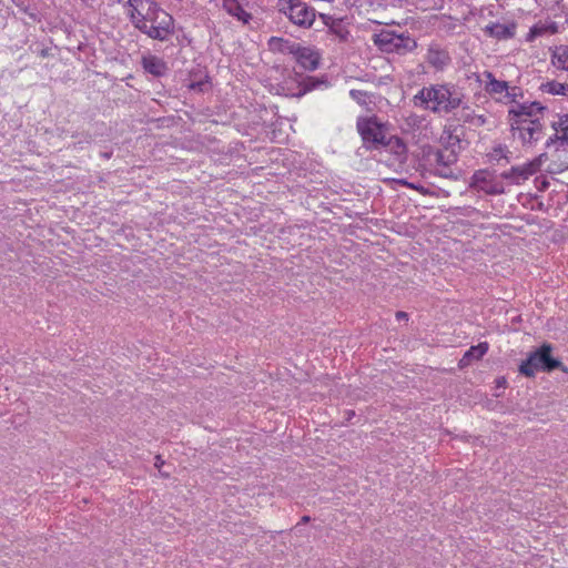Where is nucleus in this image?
<instances>
[{"mask_svg":"<svg viewBox=\"0 0 568 568\" xmlns=\"http://www.w3.org/2000/svg\"><path fill=\"white\" fill-rule=\"evenodd\" d=\"M356 126L364 144H372L376 148L386 143L385 124L379 122L376 116L359 118Z\"/></svg>","mask_w":568,"mask_h":568,"instance_id":"0eeeda50","label":"nucleus"},{"mask_svg":"<svg viewBox=\"0 0 568 568\" xmlns=\"http://www.w3.org/2000/svg\"><path fill=\"white\" fill-rule=\"evenodd\" d=\"M550 353V344H544L531 352L527 359L520 364V374L527 377H534L538 371L552 372L557 368H564L561 362L551 357Z\"/></svg>","mask_w":568,"mask_h":568,"instance_id":"39448f33","label":"nucleus"},{"mask_svg":"<svg viewBox=\"0 0 568 568\" xmlns=\"http://www.w3.org/2000/svg\"><path fill=\"white\" fill-rule=\"evenodd\" d=\"M133 26L149 38L166 41L174 34V19L155 0H128Z\"/></svg>","mask_w":568,"mask_h":568,"instance_id":"f03ea898","label":"nucleus"},{"mask_svg":"<svg viewBox=\"0 0 568 568\" xmlns=\"http://www.w3.org/2000/svg\"><path fill=\"white\" fill-rule=\"evenodd\" d=\"M92 136L89 133L82 134V139L79 141V143H91Z\"/></svg>","mask_w":568,"mask_h":568,"instance_id":"72a5a7b5","label":"nucleus"},{"mask_svg":"<svg viewBox=\"0 0 568 568\" xmlns=\"http://www.w3.org/2000/svg\"><path fill=\"white\" fill-rule=\"evenodd\" d=\"M555 145H559V146H568L567 145V136H565V134L562 136L559 135V133H557L555 131L554 134H551L545 142V148L546 149H551L552 146Z\"/></svg>","mask_w":568,"mask_h":568,"instance_id":"bb28decb","label":"nucleus"},{"mask_svg":"<svg viewBox=\"0 0 568 568\" xmlns=\"http://www.w3.org/2000/svg\"><path fill=\"white\" fill-rule=\"evenodd\" d=\"M504 383H506V379L503 378V382H499V385H503Z\"/></svg>","mask_w":568,"mask_h":568,"instance_id":"58836bf2","label":"nucleus"},{"mask_svg":"<svg viewBox=\"0 0 568 568\" xmlns=\"http://www.w3.org/2000/svg\"><path fill=\"white\" fill-rule=\"evenodd\" d=\"M424 121V118L420 116V115H417V114H414V113H410L407 118H406V123L409 125V126H417L419 128L422 125Z\"/></svg>","mask_w":568,"mask_h":568,"instance_id":"c756f323","label":"nucleus"},{"mask_svg":"<svg viewBox=\"0 0 568 568\" xmlns=\"http://www.w3.org/2000/svg\"><path fill=\"white\" fill-rule=\"evenodd\" d=\"M413 102L434 113H450L462 105L463 94L448 84H433L422 88L414 95Z\"/></svg>","mask_w":568,"mask_h":568,"instance_id":"7ed1b4c3","label":"nucleus"},{"mask_svg":"<svg viewBox=\"0 0 568 568\" xmlns=\"http://www.w3.org/2000/svg\"><path fill=\"white\" fill-rule=\"evenodd\" d=\"M384 146H389L390 150L397 155L405 154L407 151L406 144L398 136L387 138Z\"/></svg>","mask_w":568,"mask_h":568,"instance_id":"b1692460","label":"nucleus"},{"mask_svg":"<svg viewBox=\"0 0 568 568\" xmlns=\"http://www.w3.org/2000/svg\"><path fill=\"white\" fill-rule=\"evenodd\" d=\"M504 383H506V379L503 378V382H499V385H503Z\"/></svg>","mask_w":568,"mask_h":568,"instance_id":"ea45409f","label":"nucleus"},{"mask_svg":"<svg viewBox=\"0 0 568 568\" xmlns=\"http://www.w3.org/2000/svg\"><path fill=\"white\" fill-rule=\"evenodd\" d=\"M223 9L243 23H248L252 19V16L243 9L240 0H223Z\"/></svg>","mask_w":568,"mask_h":568,"instance_id":"ddd939ff","label":"nucleus"},{"mask_svg":"<svg viewBox=\"0 0 568 568\" xmlns=\"http://www.w3.org/2000/svg\"><path fill=\"white\" fill-rule=\"evenodd\" d=\"M484 31L491 38H496L498 40H507L515 36L516 23H490L485 27Z\"/></svg>","mask_w":568,"mask_h":568,"instance_id":"f8f14e48","label":"nucleus"},{"mask_svg":"<svg viewBox=\"0 0 568 568\" xmlns=\"http://www.w3.org/2000/svg\"><path fill=\"white\" fill-rule=\"evenodd\" d=\"M329 32L334 34L336 38L339 39V41H347L349 37V31L343 20L336 19L333 20L329 24Z\"/></svg>","mask_w":568,"mask_h":568,"instance_id":"412c9836","label":"nucleus"},{"mask_svg":"<svg viewBox=\"0 0 568 568\" xmlns=\"http://www.w3.org/2000/svg\"><path fill=\"white\" fill-rule=\"evenodd\" d=\"M484 75L487 79L485 90L489 94H500L507 92V90L509 89L508 83L506 81L495 79L491 72L485 71Z\"/></svg>","mask_w":568,"mask_h":568,"instance_id":"f3484780","label":"nucleus"},{"mask_svg":"<svg viewBox=\"0 0 568 568\" xmlns=\"http://www.w3.org/2000/svg\"><path fill=\"white\" fill-rule=\"evenodd\" d=\"M297 43L291 42L283 38L272 37L268 40V48L271 51L291 53L294 51Z\"/></svg>","mask_w":568,"mask_h":568,"instance_id":"6ab92c4d","label":"nucleus"},{"mask_svg":"<svg viewBox=\"0 0 568 568\" xmlns=\"http://www.w3.org/2000/svg\"><path fill=\"white\" fill-rule=\"evenodd\" d=\"M458 120L463 123H468L475 128L486 124V118L483 114H476L470 106H463L459 111Z\"/></svg>","mask_w":568,"mask_h":568,"instance_id":"2eb2a0df","label":"nucleus"},{"mask_svg":"<svg viewBox=\"0 0 568 568\" xmlns=\"http://www.w3.org/2000/svg\"><path fill=\"white\" fill-rule=\"evenodd\" d=\"M396 318L399 320V321L400 320H407L408 315H407V313L399 311V312L396 313Z\"/></svg>","mask_w":568,"mask_h":568,"instance_id":"f704fd0d","label":"nucleus"},{"mask_svg":"<svg viewBox=\"0 0 568 568\" xmlns=\"http://www.w3.org/2000/svg\"><path fill=\"white\" fill-rule=\"evenodd\" d=\"M277 6L298 27L310 28L315 21V10L303 0H278Z\"/></svg>","mask_w":568,"mask_h":568,"instance_id":"423d86ee","label":"nucleus"},{"mask_svg":"<svg viewBox=\"0 0 568 568\" xmlns=\"http://www.w3.org/2000/svg\"><path fill=\"white\" fill-rule=\"evenodd\" d=\"M457 161V155L453 151H438L436 153V164L452 166Z\"/></svg>","mask_w":568,"mask_h":568,"instance_id":"393cba45","label":"nucleus"},{"mask_svg":"<svg viewBox=\"0 0 568 568\" xmlns=\"http://www.w3.org/2000/svg\"><path fill=\"white\" fill-rule=\"evenodd\" d=\"M546 153H541L539 156L535 158L532 161L520 165L513 166L510 170L501 173V178L506 180H527L529 176L534 175L541 166L544 159H546Z\"/></svg>","mask_w":568,"mask_h":568,"instance_id":"1a4fd4ad","label":"nucleus"},{"mask_svg":"<svg viewBox=\"0 0 568 568\" xmlns=\"http://www.w3.org/2000/svg\"><path fill=\"white\" fill-rule=\"evenodd\" d=\"M202 85H204L203 83L199 82V83H193L191 84V88L192 89H199L200 91L202 90Z\"/></svg>","mask_w":568,"mask_h":568,"instance_id":"c9c22d12","label":"nucleus"},{"mask_svg":"<svg viewBox=\"0 0 568 568\" xmlns=\"http://www.w3.org/2000/svg\"><path fill=\"white\" fill-rule=\"evenodd\" d=\"M102 156L105 159H109L111 156V154L105 152V153H102Z\"/></svg>","mask_w":568,"mask_h":568,"instance_id":"4c0bfd02","label":"nucleus"},{"mask_svg":"<svg viewBox=\"0 0 568 568\" xmlns=\"http://www.w3.org/2000/svg\"><path fill=\"white\" fill-rule=\"evenodd\" d=\"M397 183H399V184H402V185H404V186H407V187H409V189H413V190H418V187H417L415 184L409 183V182H407V181H406V180H404V179H402V180H397Z\"/></svg>","mask_w":568,"mask_h":568,"instance_id":"473e14b6","label":"nucleus"},{"mask_svg":"<svg viewBox=\"0 0 568 568\" xmlns=\"http://www.w3.org/2000/svg\"><path fill=\"white\" fill-rule=\"evenodd\" d=\"M307 521H310V517H308V516H304V517L302 518V523H307Z\"/></svg>","mask_w":568,"mask_h":568,"instance_id":"e433bc0d","label":"nucleus"},{"mask_svg":"<svg viewBox=\"0 0 568 568\" xmlns=\"http://www.w3.org/2000/svg\"><path fill=\"white\" fill-rule=\"evenodd\" d=\"M116 2H123L124 0H115Z\"/></svg>","mask_w":568,"mask_h":568,"instance_id":"a19ab883","label":"nucleus"},{"mask_svg":"<svg viewBox=\"0 0 568 568\" xmlns=\"http://www.w3.org/2000/svg\"><path fill=\"white\" fill-rule=\"evenodd\" d=\"M555 33L556 27L554 24H546V23H537L534 27L530 28L528 39L532 40L537 37H540L545 33Z\"/></svg>","mask_w":568,"mask_h":568,"instance_id":"4be33fe9","label":"nucleus"},{"mask_svg":"<svg viewBox=\"0 0 568 568\" xmlns=\"http://www.w3.org/2000/svg\"><path fill=\"white\" fill-rule=\"evenodd\" d=\"M551 63L555 68L568 72V47H557L552 52Z\"/></svg>","mask_w":568,"mask_h":568,"instance_id":"a211bd4d","label":"nucleus"},{"mask_svg":"<svg viewBox=\"0 0 568 568\" xmlns=\"http://www.w3.org/2000/svg\"><path fill=\"white\" fill-rule=\"evenodd\" d=\"M436 174L445 179H456V175L450 166L436 165Z\"/></svg>","mask_w":568,"mask_h":568,"instance_id":"c85d7f7f","label":"nucleus"},{"mask_svg":"<svg viewBox=\"0 0 568 568\" xmlns=\"http://www.w3.org/2000/svg\"><path fill=\"white\" fill-rule=\"evenodd\" d=\"M551 128L554 131L559 133L560 136L565 134L567 136V145H568V113L558 115L557 121L551 122Z\"/></svg>","mask_w":568,"mask_h":568,"instance_id":"5701e85b","label":"nucleus"},{"mask_svg":"<svg viewBox=\"0 0 568 568\" xmlns=\"http://www.w3.org/2000/svg\"><path fill=\"white\" fill-rule=\"evenodd\" d=\"M508 154H510V151L508 150V148L506 145L499 144L493 149L489 156H490L491 161L499 162L501 159H505L507 162H509Z\"/></svg>","mask_w":568,"mask_h":568,"instance_id":"a878e982","label":"nucleus"},{"mask_svg":"<svg viewBox=\"0 0 568 568\" xmlns=\"http://www.w3.org/2000/svg\"><path fill=\"white\" fill-rule=\"evenodd\" d=\"M142 65L146 72L155 77L163 75L168 70L166 63L155 55L144 57L142 59Z\"/></svg>","mask_w":568,"mask_h":568,"instance_id":"4468645a","label":"nucleus"},{"mask_svg":"<svg viewBox=\"0 0 568 568\" xmlns=\"http://www.w3.org/2000/svg\"><path fill=\"white\" fill-rule=\"evenodd\" d=\"M349 95L354 101H356L361 105H366L367 103L372 102L371 95L365 91L351 90Z\"/></svg>","mask_w":568,"mask_h":568,"instance_id":"cd10ccee","label":"nucleus"},{"mask_svg":"<svg viewBox=\"0 0 568 568\" xmlns=\"http://www.w3.org/2000/svg\"><path fill=\"white\" fill-rule=\"evenodd\" d=\"M469 185L471 189L481 191L488 195H499L505 192L503 182L488 170L476 171L470 179Z\"/></svg>","mask_w":568,"mask_h":568,"instance_id":"6e6552de","label":"nucleus"},{"mask_svg":"<svg viewBox=\"0 0 568 568\" xmlns=\"http://www.w3.org/2000/svg\"><path fill=\"white\" fill-rule=\"evenodd\" d=\"M292 54L297 63L306 71H314L320 65V54L315 50L296 44Z\"/></svg>","mask_w":568,"mask_h":568,"instance_id":"9b49d317","label":"nucleus"},{"mask_svg":"<svg viewBox=\"0 0 568 568\" xmlns=\"http://www.w3.org/2000/svg\"><path fill=\"white\" fill-rule=\"evenodd\" d=\"M374 44L386 53L404 55L417 48V42L407 33H396L392 30H383L373 37Z\"/></svg>","mask_w":568,"mask_h":568,"instance_id":"20e7f679","label":"nucleus"},{"mask_svg":"<svg viewBox=\"0 0 568 568\" xmlns=\"http://www.w3.org/2000/svg\"><path fill=\"white\" fill-rule=\"evenodd\" d=\"M154 459H155L154 466L160 470L161 475L164 477H169L170 476L169 473L161 470L162 466L164 465V460L162 459V457L160 455H156Z\"/></svg>","mask_w":568,"mask_h":568,"instance_id":"7c9ffc66","label":"nucleus"},{"mask_svg":"<svg viewBox=\"0 0 568 568\" xmlns=\"http://www.w3.org/2000/svg\"><path fill=\"white\" fill-rule=\"evenodd\" d=\"M489 346L487 342L479 343L476 346H471L463 356L459 362L460 366L468 365L473 359H480L488 351Z\"/></svg>","mask_w":568,"mask_h":568,"instance_id":"dca6fc26","label":"nucleus"},{"mask_svg":"<svg viewBox=\"0 0 568 568\" xmlns=\"http://www.w3.org/2000/svg\"><path fill=\"white\" fill-rule=\"evenodd\" d=\"M425 60L437 71L445 70L452 63V58L448 51L437 43L428 45Z\"/></svg>","mask_w":568,"mask_h":568,"instance_id":"9d476101","label":"nucleus"},{"mask_svg":"<svg viewBox=\"0 0 568 568\" xmlns=\"http://www.w3.org/2000/svg\"><path fill=\"white\" fill-rule=\"evenodd\" d=\"M515 90H516V88H513L511 91H509V89H508L506 92V95L510 99L511 106L514 105L513 100L517 101L516 100L517 93H515Z\"/></svg>","mask_w":568,"mask_h":568,"instance_id":"2f4dec72","label":"nucleus"},{"mask_svg":"<svg viewBox=\"0 0 568 568\" xmlns=\"http://www.w3.org/2000/svg\"><path fill=\"white\" fill-rule=\"evenodd\" d=\"M540 90L542 92L554 94V95H565L568 97V84L560 83L557 81H547L540 84Z\"/></svg>","mask_w":568,"mask_h":568,"instance_id":"aec40b11","label":"nucleus"},{"mask_svg":"<svg viewBox=\"0 0 568 568\" xmlns=\"http://www.w3.org/2000/svg\"><path fill=\"white\" fill-rule=\"evenodd\" d=\"M507 112V122L514 139H517L523 148L536 146L546 135L547 106L539 101L518 102Z\"/></svg>","mask_w":568,"mask_h":568,"instance_id":"f257e3e1","label":"nucleus"}]
</instances>
